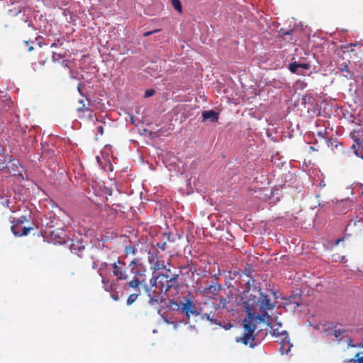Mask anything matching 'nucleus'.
<instances>
[{"mask_svg": "<svg viewBox=\"0 0 363 363\" xmlns=\"http://www.w3.org/2000/svg\"><path fill=\"white\" fill-rule=\"evenodd\" d=\"M251 281L253 286L255 281L251 279ZM246 284L247 285L248 291H245L242 298V305L247 313V318L243 320L244 333L242 336L237 337L235 341L241 342L245 345H249L251 348H254L256 346L254 336L256 325L254 320H259L260 322H264L267 318L268 320L267 325H269V321L272 318L268 314L267 311L272 309L274 307V304L256 286L250 291V279L247 281Z\"/></svg>", "mask_w": 363, "mask_h": 363, "instance_id": "obj_1", "label": "nucleus"}, {"mask_svg": "<svg viewBox=\"0 0 363 363\" xmlns=\"http://www.w3.org/2000/svg\"><path fill=\"white\" fill-rule=\"evenodd\" d=\"M220 306L213 302L205 303L203 306L200 308L201 313L200 314L202 320H208L211 324H216L221 326V323L218 319L220 311Z\"/></svg>", "mask_w": 363, "mask_h": 363, "instance_id": "obj_2", "label": "nucleus"}, {"mask_svg": "<svg viewBox=\"0 0 363 363\" xmlns=\"http://www.w3.org/2000/svg\"><path fill=\"white\" fill-rule=\"evenodd\" d=\"M169 303L172 306L173 305L177 307L180 306L182 313L188 318H190L191 315L198 316L201 313L200 308H198L191 299H186L185 302L181 303L180 305L174 300H169Z\"/></svg>", "mask_w": 363, "mask_h": 363, "instance_id": "obj_3", "label": "nucleus"}, {"mask_svg": "<svg viewBox=\"0 0 363 363\" xmlns=\"http://www.w3.org/2000/svg\"><path fill=\"white\" fill-rule=\"evenodd\" d=\"M113 275L116 277L117 280H127L129 278L128 272L129 266L120 258L112 264Z\"/></svg>", "mask_w": 363, "mask_h": 363, "instance_id": "obj_4", "label": "nucleus"}, {"mask_svg": "<svg viewBox=\"0 0 363 363\" xmlns=\"http://www.w3.org/2000/svg\"><path fill=\"white\" fill-rule=\"evenodd\" d=\"M77 106V111L79 114V118L88 116L91 120H93V117L95 116L93 114V111L91 108V102L89 99L83 96L82 99H79Z\"/></svg>", "mask_w": 363, "mask_h": 363, "instance_id": "obj_5", "label": "nucleus"}, {"mask_svg": "<svg viewBox=\"0 0 363 363\" xmlns=\"http://www.w3.org/2000/svg\"><path fill=\"white\" fill-rule=\"evenodd\" d=\"M33 230V227H22V225L17 224L14 221H12L11 232L15 236H24L28 235V233Z\"/></svg>", "mask_w": 363, "mask_h": 363, "instance_id": "obj_6", "label": "nucleus"}, {"mask_svg": "<svg viewBox=\"0 0 363 363\" xmlns=\"http://www.w3.org/2000/svg\"><path fill=\"white\" fill-rule=\"evenodd\" d=\"M159 281L157 275H153L150 279V285L144 284V288L147 294L152 293L155 294H160L159 291Z\"/></svg>", "mask_w": 363, "mask_h": 363, "instance_id": "obj_7", "label": "nucleus"}, {"mask_svg": "<svg viewBox=\"0 0 363 363\" xmlns=\"http://www.w3.org/2000/svg\"><path fill=\"white\" fill-rule=\"evenodd\" d=\"M50 239L54 243H63L65 240V233L62 229H55L50 233Z\"/></svg>", "mask_w": 363, "mask_h": 363, "instance_id": "obj_8", "label": "nucleus"}, {"mask_svg": "<svg viewBox=\"0 0 363 363\" xmlns=\"http://www.w3.org/2000/svg\"><path fill=\"white\" fill-rule=\"evenodd\" d=\"M279 345L280 347L279 350L281 354H288L292 347V344L289 341V336L281 337L280 339Z\"/></svg>", "mask_w": 363, "mask_h": 363, "instance_id": "obj_9", "label": "nucleus"}, {"mask_svg": "<svg viewBox=\"0 0 363 363\" xmlns=\"http://www.w3.org/2000/svg\"><path fill=\"white\" fill-rule=\"evenodd\" d=\"M219 118V113L213 110L203 111L202 112V121H210L211 122H217Z\"/></svg>", "mask_w": 363, "mask_h": 363, "instance_id": "obj_10", "label": "nucleus"}, {"mask_svg": "<svg viewBox=\"0 0 363 363\" xmlns=\"http://www.w3.org/2000/svg\"><path fill=\"white\" fill-rule=\"evenodd\" d=\"M308 67L307 60L301 59L296 60V57H293L292 62L289 64L287 68H308Z\"/></svg>", "mask_w": 363, "mask_h": 363, "instance_id": "obj_11", "label": "nucleus"}, {"mask_svg": "<svg viewBox=\"0 0 363 363\" xmlns=\"http://www.w3.org/2000/svg\"><path fill=\"white\" fill-rule=\"evenodd\" d=\"M169 274H157V279L159 281V291L160 293L165 294L166 283L168 282Z\"/></svg>", "mask_w": 363, "mask_h": 363, "instance_id": "obj_12", "label": "nucleus"}, {"mask_svg": "<svg viewBox=\"0 0 363 363\" xmlns=\"http://www.w3.org/2000/svg\"><path fill=\"white\" fill-rule=\"evenodd\" d=\"M178 274L173 275L172 277L169 275L168 282L165 284V294H167L171 288L177 287L178 286Z\"/></svg>", "mask_w": 363, "mask_h": 363, "instance_id": "obj_13", "label": "nucleus"}, {"mask_svg": "<svg viewBox=\"0 0 363 363\" xmlns=\"http://www.w3.org/2000/svg\"><path fill=\"white\" fill-rule=\"evenodd\" d=\"M143 280L140 281L136 276H134V277L126 284V286L129 288H133L135 291H140L139 286L143 285Z\"/></svg>", "mask_w": 363, "mask_h": 363, "instance_id": "obj_14", "label": "nucleus"}, {"mask_svg": "<svg viewBox=\"0 0 363 363\" xmlns=\"http://www.w3.org/2000/svg\"><path fill=\"white\" fill-rule=\"evenodd\" d=\"M221 289H222L221 284H219L217 283H213L208 288L206 289V291L208 292L209 294L216 296L221 291Z\"/></svg>", "mask_w": 363, "mask_h": 363, "instance_id": "obj_15", "label": "nucleus"}, {"mask_svg": "<svg viewBox=\"0 0 363 363\" xmlns=\"http://www.w3.org/2000/svg\"><path fill=\"white\" fill-rule=\"evenodd\" d=\"M302 104H304L308 111H309L312 107H313V103L315 102V99L311 95H305L302 97Z\"/></svg>", "mask_w": 363, "mask_h": 363, "instance_id": "obj_16", "label": "nucleus"}, {"mask_svg": "<svg viewBox=\"0 0 363 363\" xmlns=\"http://www.w3.org/2000/svg\"><path fill=\"white\" fill-rule=\"evenodd\" d=\"M7 167V159L5 155V148L0 146V170L4 169Z\"/></svg>", "mask_w": 363, "mask_h": 363, "instance_id": "obj_17", "label": "nucleus"}, {"mask_svg": "<svg viewBox=\"0 0 363 363\" xmlns=\"http://www.w3.org/2000/svg\"><path fill=\"white\" fill-rule=\"evenodd\" d=\"M294 33V30H289L288 31L282 32V30H281L279 33V38H283L284 40L291 42L294 40L292 38V35Z\"/></svg>", "mask_w": 363, "mask_h": 363, "instance_id": "obj_18", "label": "nucleus"}, {"mask_svg": "<svg viewBox=\"0 0 363 363\" xmlns=\"http://www.w3.org/2000/svg\"><path fill=\"white\" fill-rule=\"evenodd\" d=\"M272 334L277 337H280V339L288 336V333L285 330L281 329V324H279V328H277L272 327Z\"/></svg>", "mask_w": 363, "mask_h": 363, "instance_id": "obj_19", "label": "nucleus"}, {"mask_svg": "<svg viewBox=\"0 0 363 363\" xmlns=\"http://www.w3.org/2000/svg\"><path fill=\"white\" fill-rule=\"evenodd\" d=\"M160 294H155L152 293L147 294V296L149 297L148 303L150 305H155L159 303V298H160Z\"/></svg>", "mask_w": 363, "mask_h": 363, "instance_id": "obj_20", "label": "nucleus"}, {"mask_svg": "<svg viewBox=\"0 0 363 363\" xmlns=\"http://www.w3.org/2000/svg\"><path fill=\"white\" fill-rule=\"evenodd\" d=\"M140 295V291H135V293L130 294L126 300V304L128 306L132 305L137 300Z\"/></svg>", "mask_w": 363, "mask_h": 363, "instance_id": "obj_21", "label": "nucleus"}, {"mask_svg": "<svg viewBox=\"0 0 363 363\" xmlns=\"http://www.w3.org/2000/svg\"><path fill=\"white\" fill-rule=\"evenodd\" d=\"M349 362L352 363H363V351L357 352L354 357L350 359Z\"/></svg>", "mask_w": 363, "mask_h": 363, "instance_id": "obj_22", "label": "nucleus"}, {"mask_svg": "<svg viewBox=\"0 0 363 363\" xmlns=\"http://www.w3.org/2000/svg\"><path fill=\"white\" fill-rule=\"evenodd\" d=\"M171 3L176 11L179 13L182 12V6L180 0H171Z\"/></svg>", "mask_w": 363, "mask_h": 363, "instance_id": "obj_23", "label": "nucleus"}, {"mask_svg": "<svg viewBox=\"0 0 363 363\" xmlns=\"http://www.w3.org/2000/svg\"><path fill=\"white\" fill-rule=\"evenodd\" d=\"M124 252L126 256H128L130 255H134L136 253V250L135 249V247L133 246L128 245V246H125Z\"/></svg>", "mask_w": 363, "mask_h": 363, "instance_id": "obj_24", "label": "nucleus"}, {"mask_svg": "<svg viewBox=\"0 0 363 363\" xmlns=\"http://www.w3.org/2000/svg\"><path fill=\"white\" fill-rule=\"evenodd\" d=\"M345 331V330L344 329H342V328H334V330H333V335L336 338H338V337H340V336H342L343 335Z\"/></svg>", "mask_w": 363, "mask_h": 363, "instance_id": "obj_25", "label": "nucleus"}, {"mask_svg": "<svg viewBox=\"0 0 363 363\" xmlns=\"http://www.w3.org/2000/svg\"><path fill=\"white\" fill-rule=\"evenodd\" d=\"M13 221H14L17 224L23 225L24 223L27 222V216H21L19 218H13Z\"/></svg>", "mask_w": 363, "mask_h": 363, "instance_id": "obj_26", "label": "nucleus"}, {"mask_svg": "<svg viewBox=\"0 0 363 363\" xmlns=\"http://www.w3.org/2000/svg\"><path fill=\"white\" fill-rule=\"evenodd\" d=\"M164 267H165V265H164V262H161L157 261V262H156L155 263V265H154V268H155V269H156V270H159V269H163V268H164Z\"/></svg>", "mask_w": 363, "mask_h": 363, "instance_id": "obj_27", "label": "nucleus"}, {"mask_svg": "<svg viewBox=\"0 0 363 363\" xmlns=\"http://www.w3.org/2000/svg\"><path fill=\"white\" fill-rule=\"evenodd\" d=\"M357 134H358V133L357 131H353L351 133L350 135H351V138L355 141V143L359 145L361 144V142H360V140L357 138L356 135H357Z\"/></svg>", "mask_w": 363, "mask_h": 363, "instance_id": "obj_28", "label": "nucleus"}, {"mask_svg": "<svg viewBox=\"0 0 363 363\" xmlns=\"http://www.w3.org/2000/svg\"><path fill=\"white\" fill-rule=\"evenodd\" d=\"M229 302L230 301L225 298H222L220 299V303L223 308H228V304L229 303Z\"/></svg>", "mask_w": 363, "mask_h": 363, "instance_id": "obj_29", "label": "nucleus"}, {"mask_svg": "<svg viewBox=\"0 0 363 363\" xmlns=\"http://www.w3.org/2000/svg\"><path fill=\"white\" fill-rule=\"evenodd\" d=\"M362 144H363V143H361V144H360V145H362ZM352 149H354V154H355L357 156H358V157H361V155H362V154H363V150L361 148V151H360V152H359V150H358V149H357V147H356V145H353L352 146Z\"/></svg>", "mask_w": 363, "mask_h": 363, "instance_id": "obj_30", "label": "nucleus"}, {"mask_svg": "<svg viewBox=\"0 0 363 363\" xmlns=\"http://www.w3.org/2000/svg\"><path fill=\"white\" fill-rule=\"evenodd\" d=\"M62 58V55L60 54V53H57L55 52H54L52 53V59H53V61H59L60 60H61Z\"/></svg>", "mask_w": 363, "mask_h": 363, "instance_id": "obj_31", "label": "nucleus"}, {"mask_svg": "<svg viewBox=\"0 0 363 363\" xmlns=\"http://www.w3.org/2000/svg\"><path fill=\"white\" fill-rule=\"evenodd\" d=\"M155 93V91L154 89H147L146 90L145 93V98H149L152 96H153Z\"/></svg>", "mask_w": 363, "mask_h": 363, "instance_id": "obj_32", "label": "nucleus"}, {"mask_svg": "<svg viewBox=\"0 0 363 363\" xmlns=\"http://www.w3.org/2000/svg\"><path fill=\"white\" fill-rule=\"evenodd\" d=\"M157 247L161 249L162 251H164L166 249L167 242H157Z\"/></svg>", "mask_w": 363, "mask_h": 363, "instance_id": "obj_33", "label": "nucleus"}, {"mask_svg": "<svg viewBox=\"0 0 363 363\" xmlns=\"http://www.w3.org/2000/svg\"><path fill=\"white\" fill-rule=\"evenodd\" d=\"M21 12V10L18 9V11L17 10H9V13H11V15L12 16H18L20 13Z\"/></svg>", "mask_w": 363, "mask_h": 363, "instance_id": "obj_34", "label": "nucleus"}, {"mask_svg": "<svg viewBox=\"0 0 363 363\" xmlns=\"http://www.w3.org/2000/svg\"><path fill=\"white\" fill-rule=\"evenodd\" d=\"M102 283L104 284V287L105 290L108 291H109V289H108V281L105 280L104 279H102Z\"/></svg>", "mask_w": 363, "mask_h": 363, "instance_id": "obj_35", "label": "nucleus"}, {"mask_svg": "<svg viewBox=\"0 0 363 363\" xmlns=\"http://www.w3.org/2000/svg\"><path fill=\"white\" fill-rule=\"evenodd\" d=\"M97 130L100 133V135L104 134V126L103 125H99L97 127Z\"/></svg>", "mask_w": 363, "mask_h": 363, "instance_id": "obj_36", "label": "nucleus"}, {"mask_svg": "<svg viewBox=\"0 0 363 363\" xmlns=\"http://www.w3.org/2000/svg\"><path fill=\"white\" fill-rule=\"evenodd\" d=\"M326 142L328 143V146H330V145H333V142H335L333 138H328L326 140Z\"/></svg>", "mask_w": 363, "mask_h": 363, "instance_id": "obj_37", "label": "nucleus"}, {"mask_svg": "<svg viewBox=\"0 0 363 363\" xmlns=\"http://www.w3.org/2000/svg\"><path fill=\"white\" fill-rule=\"evenodd\" d=\"M350 65H352L350 62H349V63H348V64H347V62H343V63L341 65V67H342V68H348V67H349Z\"/></svg>", "mask_w": 363, "mask_h": 363, "instance_id": "obj_38", "label": "nucleus"}, {"mask_svg": "<svg viewBox=\"0 0 363 363\" xmlns=\"http://www.w3.org/2000/svg\"><path fill=\"white\" fill-rule=\"evenodd\" d=\"M136 264H138V260L136 259H134L133 260H132L130 262V263L128 266L130 267L131 265H136Z\"/></svg>", "mask_w": 363, "mask_h": 363, "instance_id": "obj_39", "label": "nucleus"}, {"mask_svg": "<svg viewBox=\"0 0 363 363\" xmlns=\"http://www.w3.org/2000/svg\"><path fill=\"white\" fill-rule=\"evenodd\" d=\"M156 32H157V30L148 31V32L145 33L144 35L145 36H148V35H151V34H152L154 33H156Z\"/></svg>", "mask_w": 363, "mask_h": 363, "instance_id": "obj_40", "label": "nucleus"}, {"mask_svg": "<svg viewBox=\"0 0 363 363\" xmlns=\"http://www.w3.org/2000/svg\"><path fill=\"white\" fill-rule=\"evenodd\" d=\"M343 240H344V238H342V239H341V238H339V239L336 240H335V245H338L341 241H342Z\"/></svg>", "mask_w": 363, "mask_h": 363, "instance_id": "obj_41", "label": "nucleus"}, {"mask_svg": "<svg viewBox=\"0 0 363 363\" xmlns=\"http://www.w3.org/2000/svg\"><path fill=\"white\" fill-rule=\"evenodd\" d=\"M153 259H154V257L152 255L148 257V260L150 262H152L153 261Z\"/></svg>", "mask_w": 363, "mask_h": 363, "instance_id": "obj_42", "label": "nucleus"}, {"mask_svg": "<svg viewBox=\"0 0 363 363\" xmlns=\"http://www.w3.org/2000/svg\"><path fill=\"white\" fill-rule=\"evenodd\" d=\"M318 135L322 138H324V135L322 132H318Z\"/></svg>", "mask_w": 363, "mask_h": 363, "instance_id": "obj_43", "label": "nucleus"}, {"mask_svg": "<svg viewBox=\"0 0 363 363\" xmlns=\"http://www.w3.org/2000/svg\"><path fill=\"white\" fill-rule=\"evenodd\" d=\"M28 26L32 28L33 29H35V27H34L33 24L31 22L28 23Z\"/></svg>", "mask_w": 363, "mask_h": 363, "instance_id": "obj_44", "label": "nucleus"}, {"mask_svg": "<svg viewBox=\"0 0 363 363\" xmlns=\"http://www.w3.org/2000/svg\"><path fill=\"white\" fill-rule=\"evenodd\" d=\"M231 327H232V325L229 323V324H228V326L226 325L224 328H225V330H227V329H228V328H230Z\"/></svg>", "mask_w": 363, "mask_h": 363, "instance_id": "obj_45", "label": "nucleus"}, {"mask_svg": "<svg viewBox=\"0 0 363 363\" xmlns=\"http://www.w3.org/2000/svg\"><path fill=\"white\" fill-rule=\"evenodd\" d=\"M78 91H79V93H81V91H82V89H81V84H78Z\"/></svg>", "mask_w": 363, "mask_h": 363, "instance_id": "obj_46", "label": "nucleus"}, {"mask_svg": "<svg viewBox=\"0 0 363 363\" xmlns=\"http://www.w3.org/2000/svg\"><path fill=\"white\" fill-rule=\"evenodd\" d=\"M164 236H167V240H169L170 239V235L169 234H167V233H164Z\"/></svg>", "mask_w": 363, "mask_h": 363, "instance_id": "obj_47", "label": "nucleus"}, {"mask_svg": "<svg viewBox=\"0 0 363 363\" xmlns=\"http://www.w3.org/2000/svg\"><path fill=\"white\" fill-rule=\"evenodd\" d=\"M290 70H291V72H293V73H298V72H297V70H298V69H290Z\"/></svg>", "mask_w": 363, "mask_h": 363, "instance_id": "obj_48", "label": "nucleus"}, {"mask_svg": "<svg viewBox=\"0 0 363 363\" xmlns=\"http://www.w3.org/2000/svg\"><path fill=\"white\" fill-rule=\"evenodd\" d=\"M55 48L57 47V44L55 43H53L52 45H51V48Z\"/></svg>", "mask_w": 363, "mask_h": 363, "instance_id": "obj_49", "label": "nucleus"}, {"mask_svg": "<svg viewBox=\"0 0 363 363\" xmlns=\"http://www.w3.org/2000/svg\"><path fill=\"white\" fill-rule=\"evenodd\" d=\"M341 70H342V71H343V72L345 71V72H346L347 73H350V69H341Z\"/></svg>", "mask_w": 363, "mask_h": 363, "instance_id": "obj_50", "label": "nucleus"}, {"mask_svg": "<svg viewBox=\"0 0 363 363\" xmlns=\"http://www.w3.org/2000/svg\"><path fill=\"white\" fill-rule=\"evenodd\" d=\"M101 265L106 267L108 264L106 262H104L103 264H101Z\"/></svg>", "mask_w": 363, "mask_h": 363, "instance_id": "obj_51", "label": "nucleus"}, {"mask_svg": "<svg viewBox=\"0 0 363 363\" xmlns=\"http://www.w3.org/2000/svg\"><path fill=\"white\" fill-rule=\"evenodd\" d=\"M356 45H353V44H350V45H347V47H352V46H355Z\"/></svg>", "mask_w": 363, "mask_h": 363, "instance_id": "obj_52", "label": "nucleus"}, {"mask_svg": "<svg viewBox=\"0 0 363 363\" xmlns=\"http://www.w3.org/2000/svg\"><path fill=\"white\" fill-rule=\"evenodd\" d=\"M33 47L31 46V47H30V48H28V51H30V52L31 50H33Z\"/></svg>", "mask_w": 363, "mask_h": 363, "instance_id": "obj_53", "label": "nucleus"}, {"mask_svg": "<svg viewBox=\"0 0 363 363\" xmlns=\"http://www.w3.org/2000/svg\"><path fill=\"white\" fill-rule=\"evenodd\" d=\"M113 298H114L115 300H118V296H114V297H113Z\"/></svg>", "mask_w": 363, "mask_h": 363, "instance_id": "obj_54", "label": "nucleus"}, {"mask_svg": "<svg viewBox=\"0 0 363 363\" xmlns=\"http://www.w3.org/2000/svg\"><path fill=\"white\" fill-rule=\"evenodd\" d=\"M359 347H363V343H360Z\"/></svg>", "mask_w": 363, "mask_h": 363, "instance_id": "obj_55", "label": "nucleus"}, {"mask_svg": "<svg viewBox=\"0 0 363 363\" xmlns=\"http://www.w3.org/2000/svg\"><path fill=\"white\" fill-rule=\"evenodd\" d=\"M353 51H354V50H353V49H351V50H350V52H353ZM347 52H350V50H347Z\"/></svg>", "mask_w": 363, "mask_h": 363, "instance_id": "obj_56", "label": "nucleus"}, {"mask_svg": "<svg viewBox=\"0 0 363 363\" xmlns=\"http://www.w3.org/2000/svg\"><path fill=\"white\" fill-rule=\"evenodd\" d=\"M333 259H335V261H336L337 259L335 258V255H333Z\"/></svg>", "mask_w": 363, "mask_h": 363, "instance_id": "obj_57", "label": "nucleus"}, {"mask_svg": "<svg viewBox=\"0 0 363 363\" xmlns=\"http://www.w3.org/2000/svg\"><path fill=\"white\" fill-rule=\"evenodd\" d=\"M310 149H311V150H315V149H314V147H310Z\"/></svg>", "mask_w": 363, "mask_h": 363, "instance_id": "obj_58", "label": "nucleus"}, {"mask_svg": "<svg viewBox=\"0 0 363 363\" xmlns=\"http://www.w3.org/2000/svg\"><path fill=\"white\" fill-rule=\"evenodd\" d=\"M9 157L11 159L10 160L11 161L12 160V156H9Z\"/></svg>", "mask_w": 363, "mask_h": 363, "instance_id": "obj_59", "label": "nucleus"}, {"mask_svg": "<svg viewBox=\"0 0 363 363\" xmlns=\"http://www.w3.org/2000/svg\"><path fill=\"white\" fill-rule=\"evenodd\" d=\"M360 220H361L362 222H363V217L360 219Z\"/></svg>", "mask_w": 363, "mask_h": 363, "instance_id": "obj_60", "label": "nucleus"}, {"mask_svg": "<svg viewBox=\"0 0 363 363\" xmlns=\"http://www.w3.org/2000/svg\"><path fill=\"white\" fill-rule=\"evenodd\" d=\"M361 157H362V158H363V154H362V155H361Z\"/></svg>", "mask_w": 363, "mask_h": 363, "instance_id": "obj_61", "label": "nucleus"}, {"mask_svg": "<svg viewBox=\"0 0 363 363\" xmlns=\"http://www.w3.org/2000/svg\"><path fill=\"white\" fill-rule=\"evenodd\" d=\"M362 149L363 150V144L362 145Z\"/></svg>", "mask_w": 363, "mask_h": 363, "instance_id": "obj_62", "label": "nucleus"}, {"mask_svg": "<svg viewBox=\"0 0 363 363\" xmlns=\"http://www.w3.org/2000/svg\"><path fill=\"white\" fill-rule=\"evenodd\" d=\"M362 196H363V191H362Z\"/></svg>", "mask_w": 363, "mask_h": 363, "instance_id": "obj_63", "label": "nucleus"}]
</instances>
